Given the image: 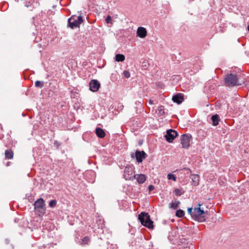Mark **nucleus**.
Segmentation results:
<instances>
[{"mask_svg": "<svg viewBox=\"0 0 249 249\" xmlns=\"http://www.w3.org/2000/svg\"><path fill=\"white\" fill-rule=\"evenodd\" d=\"M36 213L40 216H43L45 212V208L42 209H35Z\"/></svg>", "mask_w": 249, "mask_h": 249, "instance_id": "aec40b11", "label": "nucleus"}, {"mask_svg": "<svg viewBox=\"0 0 249 249\" xmlns=\"http://www.w3.org/2000/svg\"><path fill=\"white\" fill-rule=\"evenodd\" d=\"M131 156L132 158H135L137 161L140 163L142 162L143 159L146 158V154L143 151H139L137 150L135 154H131Z\"/></svg>", "mask_w": 249, "mask_h": 249, "instance_id": "0eeeda50", "label": "nucleus"}, {"mask_svg": "<svg viewBox=\"0 0 249 249\" xmlns=\"http://www.w3.org/2000/svg\"><path fill=\"white\" fill-rule=\"evenodd\" d=\"M100 87V84L97 80H92L89 83V89L93 92L97 91Z\"/></svg>", "mask_w": 249, "mask_h": 249, "instance_id": "1a4fd4ad", "label": "nucleus"}, {"mask_svg": "<svg viewBox=\"0 0 249 249\" xmlns=\"http://www.w3.org/2000/svg\"><path fill=\"white\" fill-rule=\"evenodd\" d=\"M83 22V18L81 15L78 17L73 15L68 19V26L71 29L75 27H79L80 25Z\"/></svg>", "mask_w": 249, "mask_h": 249, "instance_id": "7ed1b4c3", "label": "nucleus"}, {"mask_svg": "<svg viewBox=\"0 0 249 249\" xmlns=\"http://www.w3.org/2000/svg\"><path fill=\"white\" fill-rule=\"evenodd\" d=\"M134 168L130 166H126L124 169V177L126 180H133L136 178L134 174Z\"/></svg>", "mask_w": 249, "mask_h": 249, "instance_id": "39448f33", "label": "nucleus"}, {"mask_svg": "<svg viewBox=\"0 0 249 249\" xmlns=\"http://www.w3.org/2000/svg\"><path fill=\"white\" fill-rule=\"evenodd\" d=\"M56 204V202L55 200H51L49 202V206L50 207H54Z\"/></svg>", "mask_w": 249, "mask_h": 249, "instance_id": "bb28decb", "label": "nucleus"}, {"mask_svg": "<svg viewBox=\"0 0 249 249\" xmlns=\"http://www.w3.org/2000/svg\"><path fill=\"white\" fill-rule=\"evenodd\" d=\"M176 215L178 217H182L184 215V212L182 210H178L176 212Z\"/></svg>", "mask_w": 249, "mask_h": 249, "instance_id": "412c9836", "label": "nucleus"}, {"mask_svg": "<svg viewBox=\"0 0 249 249\" xmlns=\"http://www.w3.org/2000/svg\"><path fill=\"white\" fill-rule=\"evenodd\" d=\"M191 178L192 181V184L194 186H196L199 184V177L197 175H192L191 176Z\"/></svg>", "mask_w": 249, "mask_h": 249, "instance_id": "ddd939ff", "label": "nucleus"}, {"mask_svg": "<svg viewBox=\"0 0 249 249\" xmlns=\"http://www.w3.org/2000/svg\"><path fill=\"white\" fill-rule=\"evenodd\" d=\"M158 115L159 116H162L165 114V110L163 106H160L157 110Z\"/></svg>", "mask_w": 249, "mask_h": 249, "instance_id": "6ab92c4d", "label": "nucleus"}, {"mask_svg": "<svg viewBox=\"0 0 249 249\" xmlns=\"http://www.w3.org/2000/svg\"><path fill=\"white\" fill-rule=\"evenodd\" d=\"M154 189V187L153 185H150L148 186V190H149V191H151L153 190Z\"/></svg>", "mask_w": 249, "mask_h": 249, "instance_id": "7c9ffc66", "label": "nucleus"}, {"mask_svg": "<svg viewBox=\"0 0 249 249\" xmlns=\"http://www.w3.org/2000/svg\"><path fill=\"white\" fill-rule=\"evenodd\" d=\"M167 178L169 180H171V179H172L174 181H176V179H177V178L176 177V176L174 175V174H168L167 175Z\"/></svg>", "mask_w": 249, "mask_h": 249, "instance_id": "a878e982", "label": "nucleus"}, {"mask_svg": "<svg viewBox=\"0 0 249 249\" xmlns=\"http://www.w3.org/2000/svg\"><path fill=\"white\" fill-rule=\"evenodd\" d=\"M137 36L141 38H144L147 35V31L146 29L143 27H139L137 31Z\"/></svg>", "mask_w": 249, "mask_h": 249, "instance_id": "9b49d317", "label": "nucleus"}, {"mask_svg": "<svg viewBox=\"0 0 249 249\" xmlns=\"http://www.w3.org/2000/svg\"><path fill=\"white\" fill-rule=\"evenodd\" d=\"M192 137L190 134L182 135L180 138L181 143L183 148H188L190 146Z\"/></svg>", "mask_w": 249, "mask_h": 249, "instance_id": "423d86ee", "label": "nucleus"}, {"mask_svg": "<svg viewBox=\"0 0 249 249\" xmlns=\"http://www.w3.org/2000/svg\"><path fill=\"white\" fill-rule=\"evenodd\" d=\"M211 118L213 122V124L214 126L218 125L219 121V116L217 114H215L213 115Z\"/></svg>", "mask_w": 249, "mask_h": 249, "instance_id": "dca6fc26", "label": "nucleus"}, {"mask_svg": "<svg viewBox=\"0 0 249 249\" xmlns=\"http://www.w3.org/2000/svg\"><path fill=\"white\" fill-rule=\"evenodd\" d=\"M123 75L126 78H129L130 77V72L128 71H124Z\"/></svg>", "mask_w": 249, "mask_h": 249, "instance_id": "cd10ccee", "label": "nucleus"}, {"mask_svg": "<svg viewBox=\"0 0 249 249\" xmlns=\"http://www.w3.org/2000/svg\"><path fill=\"white\" fill-rule=\"evenodd\" d=\"M106 21L107 23H111V17L110 16H108L106 19Z\"/></svg>", "mask_w": 249, "mask_h": 249, "instance_id": "c756f323", "label": "nucleus"}, {"mask_svg": "<svg viewBox=\"0 0 249 249\" xmlns=\"http://www.w3.org/2000/svg\"><path fill=\"white\" fill-rule=\"evenodd\" d=\"M225 81L226 85L229 87L241 85L238 83V78L236 74L231 73L228 74L225 78Z\"/></svg>", "mask_w": 249, "mask_h": 249, "instance_id": "20e7f679", "label": "nucleus"}, {"mask_svg": "<svg viewBox=\"0 0 249 249\" xmlns=\"http://www.w3.org/2000/svg\"><path fill=\"white\" fill-rule=\"evenodd\" d=\"M146 176L143 174H140L136 178L137 181L140 184L143 183L146 180Z\"/></svg>", "mask_w": 249, "mask_h": 249, "instance_id": "2eb2a0df", "label": "nucleus"}, {"mask_svg": "<svg viewBox=\"0 0 249 249\" xmlns=\"http://www.w3.org/2000/svg\"><path fill=\"white\" fill-rule=\"evenodd\" d=\"M14 153L11 150H6L5 151V156L8 159H12L13 158Z\"/></svg>", "mask_w": 249, "mask_h": 249, "instance_id": "a211bd4d", "label": "nucleus"}, {"mask_svg": "<svg viewBox=\"0 0 249 249\" xmlns=\"http://www.w3.org/2000/svg\"><path fill=\"white\" fill-rule=\"evenodd\" d=\"M193 211H194V209H193L192 208H189L188 209V213L191 215L192 218H193V213H194Z\"/></svg>", "mask_w": 249, "mask_h": 249, "instance_id": "c85d7f7f", "label": "nucleus"}, {"mask_svg": "<svg viewBox=\"0 0 249 249\" xmlns=\"http://www.w3.org/2000/svg\"><path fill=\"white\" fill-rule=\"evenodd\" d=\"M180 202L179 201H176L175 202H172L170 204L171 207L173 208L174 209H176L179 204Z\"/></svg>", "mask_w": 249, "mask_h": 249, "instance_id": "b1692460", "label": "nucleus"}, {"mask_svg": "<svg viewBox=\"0 0 249 249\" xmlns=\"http://www.w3.org/2000/svg\"><path fill=\"white\" fill-rule=\"evenodd\" d=\"M174 193L177 196H180L184 193V192L179 189L177 188L175 189Z\"/></svg>", "mask_w": 249, "mask_h": 249, "instance_id": "5701e85b", "label": "nucleus"}, {"mask_svg": "<svg viewBox=\"0 0 249 249\" xmlns=\"http://www.w3.org/2000/svg\"><path fill=\"white\" fill-rule=\"evenodd\" d=\"M115 60L117 62H123L125 60V56L122 54H117L115 55Z\"/></svg>", "mask_w": 249, "mask_h": 249, "instance_id": "f3484780", "label": "nucleus"}, {"mask_svg": "<svg viewBox=\"0 0 249 249\" xmlns=\"http://www.w3.org/2000/svg\"><path fill=\"white\" fill-rule=\"evenodd\" d=\"M148 102L149 104H150V105H152L153 104V102L151 99H149L148 101Z\"/></svg>", "mask_w": 249, "mask_h": 249, "instance_id": "2f4dec72", "label": "nucleus"}, {"mask_svg": "<svg viewBox=\"0 0 249 249\" xmlns=\"http://www.w3.org/2000/svg\"><path fill=\"white\" fill-rule=\"evenodd\" d=\"M172 100L174 102L180 104L184 100L183 95L181 93H178L173 96Z\"/></svg>", "mask_w": 249, "mask_h": 249, "instance_id": "f8f14e48", "label": "nucleus"}, {"mask_svg": "<svg viewBox=\"0 0 249 249\" xmlns=\"http://www.w3.org/2000/svg\"><path fill=\"white\" fill-rule=\"evenodd\" d=\"M201 204H198V207L194 209L193 213V218L200 222H204L206 220L204 215L205 212L203 210L201 209Z\"/></svg>", "mask_w": 249, "mask_h": 249, "instance_id": "f03ea898", "label": "nucleus"}, {"mask_svg": "<svg viewBox=\"0 0 249 249\" xmlns=\"http://www.w3.org/2000/svg\"><path fill=\"white\" fill-rule=\"evenodd\" d=\"M97 136L101 138H103L105 136V131L100 127H97L95 130Z\"/></svg>", "mask_w": 249, "mask_h": 249, "instance_id": "4468645a", "label": "nucleus"}, {"mask_svg": "<svg viewBox=\"0 0 249 249\" xmlns=\"http://www.w3.org/2000/svg\"><path fill=\"white\" fill-rule=\"evenodd\" d=\"M138 219L143 226L149 229L153 228V222L150 219V215L148 213L142 212L139 215Z\"/></svg>", "mask_w": 249, "mask_h": 249, "instance_id": "f257e3e1", "label": "nucleus"}, {"mask_svg": "<svg viewBox=\"0 0 249 249\" xmlns=\"http://www.w3.org/2000/svg\"><path fill=\"white\" fill-rule=\"evenodd\" d=\"M178 136V133L173 129H169L166 132L165 137L166 141L169 142H173L174 139Z\"/></svg>", "mask_w": 249, "mask_h": 249, "instance_id": "6e6552de", "label": "nucleus"}, {"mask_svg": "<svg viewBox=\"0 0 249 249\" xmlns=\"http://www.w3.org/2000/svg\"><path fill=\"white\" fill-rule=\"evenodd\" d=\"M44 86V83L43 81H36L35 82V86L42 88Z\"/></svg>", "mask_w": 249, "mask_h": 249, "instance_id": "4be33fe9", "label": "nucleus"}, {"mask_svg": "<svg viewBox=\"0 0 249 249\" xmlns=\"http://www.w3.org/2000/svg\"><path fill=\"white\" fill-rule=\"evenodd\" d=\"M34 209H42L45 208L44 200L40 198L36 200L34 203Z\"/></svg>", "mask_w": 249, "mask_h": 249, "instance_id": "9d476101", "label": "nucleus"}, {"mask_svg": "<svg viewBox=\"0 0 249 249\" xmlns=\"http://www.w3.org/2000/svg\"><path fill=\"white\" fill-rule=\"evenodd\" d=\"M89 238L88 237H85L84 238L82 239V242L81 243V244L82 245H85V244H88L89 242Z\"/></svg>", "mask_w": 249, "mask_h": 249, "instance_id": "393cba45", "label": "nucleus"}]
</instances>
